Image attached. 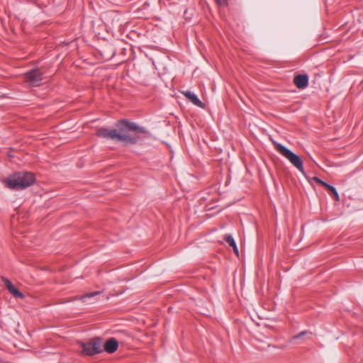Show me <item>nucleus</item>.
Instances as JSON below:
<instances>
[{
	"label": "nucleus",
	"instance_id": "1",
	"mask_svg": "<svg viewBox=\"0 0 363 363\" xmlns=\"http://www.w3.org/2000/svg\"><path fill=\"white\" fill-rule=\"evenodd\" d=\"M115 129L99 128L96 135L99 138L120 141L125 145L135 144L142 135L146 133L145 129L136 123L126 120L119 121Z\"/></svg>",
	"mask_w": 363,
	"mask_h": 363
},
{
	"label": "nucleus",
	"instance_id": "2",
	"mask_svg": "<svg viewBox=\"0 0 363 363\" xmlns=\"http://www.w3.org/2000/svg\"><path fill=\"white\" fill-rule=\"evenodd\" d=\"M35 181V177L33 173L17 172L10 174L2 182L8 189L20 191L30 186Z\"/></svg>",
	"mask_w": 363,
	"mask_h": 363
},
{
	"label": "nucleus",
	"instance_id": "3",
	"mask_svg": "<svg viewBox=\"0 0 363 363\" xmlns=\"http://www.w3.org/2000/svg\"><path fill=\"white\" fill-rule=\"evenodd\" d=\"M273 144L276 148V150L284 156L286 159H287L291 164H293L299 172H301L303 174H306L305 170L303 169V161L300 158L299 156L294 153L292 151L284 147L280 143H278L275 141H273Z\"/></svg>",
	"mask_w": 363,
	"mask_h": 363
},
{
	"label": "nucleus",
	"instance_id": "4",
	"mask_svg": "<svg viewBox=\"0 0 363 363\" xmlns=\"http://www.w3.org/2000/svg\"><path fill=\"white\" fill-rule=\"evenodd\" d=\"M82 355L93 356L103 352L102 340L99 337L91 339L86 342H79Z\"/></svg>",
	"mask_w": 363,
	"mask_h": 363
},
{
	"label": "nucleus",
	"instance_id": "5",
	"mask_svg": "<svg viewBox=\"0 0 363 363\" xmlns=\"http://www.w3.org/2000/svg\"><path fill=\"white\" fill-rule=\"evenodd\" d=\"M25 80L30 86H39L43 80V73L40 69H32L25 74Z\"/></svg>",
	"mask_w": 363,
	"mask_h": 363
},
{
	"label": "nucleus",
	"instance_id": "6",
	"mask_svg": "<svg viewBox=\"0 0 363 363\" xmlns=\"http://www.w3.org/2000/svg\"><path fill=\"white\" fill-rule=\"evenodd\" d=\"M2 281L4 283L8 291L16 298H24V295L16 288L13 284L6 277H1Z\"/></svg>",
	"mask_w": 363,
	"mask_h": 363
},
{
	"label": "nucleus",
	"instance_id": "7",
	"mask_svg": "<svg viewBox=\"0 0 363 363\" xmlns=\"http://www.w3.org/2000/svg\"><path fill=\"white\" fill-rule=\"evenodd\" d=\"M181 92L195 106L202 108H205L204 104L197 97L196 95H195L191 91H183Z\"/></svg>",
	"mask_w": 363,
	"mask_h": 363
},
{
	"label": "nucleus",
	"instance_id": "8",
	"mask_svg": "<svg viewBox=\"0 0 363 363\" xmlns=\"http://www.w3.org/2000/svg\"><path fill=\"white\" fill-rule=\"evenodd\" d=\"M118 347V342L115 338H109L104 344H103V350L112 354L116 352Z\"/></svg>",
	"mask_w": 363,
	"mask_h": 363
},
{
	"label": "nucleus",
	"instance_id": "9",
	"mask_svg": "<svg viewBox=\"0 0 363 363\" xmlns=\"http://www.w3.org/2000/svg\"><path fill=\"white\" fill-rule=\"evenodd\" d=\"M294 83L298 89H304L308 86V77L306 74H298L294 79Z\"/></svg>",
	"mask_w": 363,
	"mask_h": 363
},
{
	"label": "nucleus",
	"instance_id": "10",
	"mask_svg": "<svg viewBox=\"0 0 363 363\" xmlns=\"http://www.w3.org/2000/svg\"><path fill=\"white\" fill-rule=\"evenodd\" d=\"M225 240L231 246L233 249V251L237 257H239V251L235 243L234 238L230 235H226L225 236Z\"/></svg>",
	"mask_w": 363,
	"mask_h": 363
},
{
	"label": "nucleus",
	"instance_id": "11",
	"mask_svg": "<svg viewBox=\"0 0 363 363\" xmlns=\"http://www.w3.org/2000/svg\"><path fill=\"white\" fill-rule=\"evenodd\" d=\"M325 189L328 191V192L331 194V196H333V198L335 199V201H340L339 194H338L336 189L334 186H333L330 184H328L326 186Z\"/></svg>",
	"mask_w": 363,
	"mask_h": 363
},
{
	"label": "nucleus",
	"instance_id": "12",
	"mask_svg": "<svg viewBox=\"0 0 363 363\" xmlns=\"http://www.w3.org/2000/svg\"><path fill=\"white\" fill-rule=\"evenodd\" d=\"M100 294H101L100 291H95V292L90 293V294H85V295H84L82 296H77L74 299L75 300H82L84 298H86V297H88V298L93 297V296L99 295Z\"/></svg>",
	"mask_w": 363,
	"mask_h": 363
},
{
	"label": "nucleus",
	"instance_id": "13",
	"mask_svg": "<svg viewBox=\"0 0 363 363\" xmlns=\"http://www.w3.org/2000/svg\"><path fill=\"white\" fill-rule=\"evenodd\" d=\"M307 334H311V333H309L308 331H302L299 334L293 336L292 339L293 340H296V339L300 338V337H301L303 335H307Z\"/></svg>",
	"mask_w": 363,
	"mask_h": 363
},
{
	"label": "nucleus",
	"instance_id": "14",
	"mask_svg": "<svg viewBox=\"0 0 363 363\" xmlns=\"http://www.w3.org/2000/svg\"><path fill=\"white\" fill-rule=\"evenodd\" d=\"M217 4L220 6H225L227 4V0H216Z\"/></svg>",
	"mask_w": 363,
	"mask_h": 363
},
{
	"label": "nucleus",
	"instance_id": "15",
	"mask_svg": "<svg viewBox=\"0 0 363 363\" xmlns=\"http://www.w3.org/2000/svg\"><path fill=\"white\" fill-rule=\"evenodd\" d=\"M317 183L318 184H320V185H322L323 186H324L325 188L326 187V186L328 184H327L326 182L322 181L321 179H318V181H317Z\"/></svg>",
	"mask_w": 363,
	"mask_h": 363
},
{
	"label": "nucleus",
	"instance_id": "16",
	"mask_svg": "<svg viewBox=\"0 0 363 363\" xmlns=\"http://www.w3.org/2000/svg\"><path fill=\"white\" fill-rule=\"evenodd\" d=\"M318 179H319L318 177H313V178H312V180H313V181H315V182H317V181H318Z\"/></svg>",
	"mask_w": 363,
	"mask_h": 363
}]
</instances>
